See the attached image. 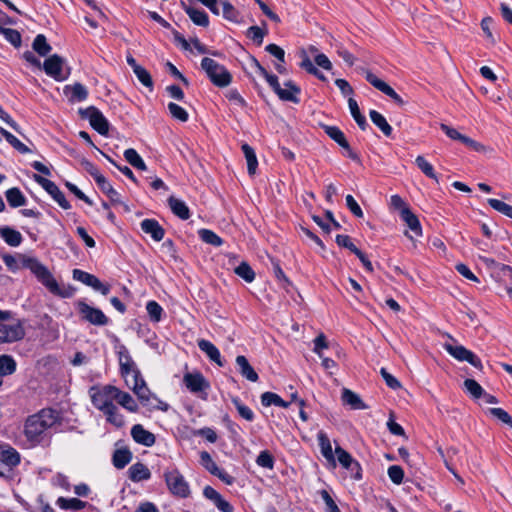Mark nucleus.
Wrapping results in <instances>:
<instances>
[{
    "instance_id": "obj_1",
    "label": "nucleus",
    "mask_w": 512,
    "mask_h": 512,
    "mask_svg": "<svg viewBox=\"0 0 512 512\" xmlns=\"http://www.w3.org/2000/svg\"><path fill=\"white\" fill-rule=\"evenodd\" d=\"M2 260L12 272H16L21 268L29 269L37 280L56 296L69 298L73 294L71 290L61 288L49 269L33 256L25 254L14 256L5 253L2 255Z\"/></svg>"
},
{
    "instance_id": "obj_2",
    "label": "nucleus",
    "mask_w": 512,
    "mask_h": 512,
    "mask_svg": "<svg viewBox=\"0 0 512 512\" xmlns=\"http://www.w3.org/2000/svg\"><path fill=\"white\" fill-rule=\"evenodd\" d=\"M59 422L60 415L57 410L44 408L26 419L24 434L32 445L40 444L45 432Z\"/></svg>"
},
{
    "instance_id": "obj_3",
    "label": "nucleus",
    "mask_w": 512,
    "mask_h": 512,
    "mask_svg": "<svg viewBox=\"0 0 512 512\" xmlns=\"http://www.w3.org/2000/svg\"><path fill=\"white\" fill-rule=\"evenodd\" d=\"M201 68L209 80L217 87H227L232 82L231 73L221 64L209 57L201 61Z\"/></svg>"
},
{
    "instance_id": "obj_4",
    "label": "nucleus",
    "mask_w": 512,
    "mask_h": 512,
    "mask_svg": "<svg viewBox=\"0 0 512 512\" xmlns=\"http://www.w3.org/2000/svg\"><path fill=\"white\" fill-rule=\"evenodd\" d=\"M126 382L136 394L138 400L143 406H149L152 408L161 409L163 411L167 410L168 405L151 394L142 376L140 377V380H135L131 385L129 384L128 380H126Z\"/></svg>"
},
{
    "instance_id": "obj_5",
    "label": "nucleus",
    "mask_w": 512,
    "mask_h": 512,
    "mask_svg": "<svg viewBox=\"0 0 512 512\" xmlns=\"http://www.w3.org/2000/svg\"><path fill=\"white\" fill-rule=\"evenodd\" d=\"M164 479L169 491L174 496L179 498H187L190 496L191 491L189 484L177 469L165 471Z\"/></svg>"
},
{
    "instance_id": "obj_6",
    "label": "nucleus",
    "mask_w": 512,
    "mask_h": 512,
    "mask_svg": "<svg viewBox=\"0 0 512 512\" xmlns=\"http://www.w3.org/2000/svg\"><path fill=\"white\" fill-rule=\"evenodd\" d=\"M78 113L82 119L88 120L91 127L100 135H107L109 132V122L103 113L95 106H89L85 109L80 108Z\"/></svg>"
},
{
    "instance_id": "obj_7",
    "label": "nucleus",
    "mask_w": 512,
    "mask_h": 512,
    "mask_svg": "<svg viewBox=\"0 0 512 512\" xmlns=\"http://www.w3.org/2000/svg\"><path fill=\"white\" fill-rule=\"evenodd\" d=\"M76 305L81 320L95 326H105L109 323V318L99 308L92 307L83 300H79Z\"/></svg>"
},
{
    "instance_id": "obj_8",
    "label": "nucleus",
    "mask_w": 512,
    "mask_h": 512,
    "mask_svg": "<svg viewBox=\"0 0 512 512\" xmlns=\"http://www.w3.org/2000/svg\"><path fill=\"white\" fill-rule=\"evenodd\" d=\"M116 387L106 385L102 389L91 388V401L95 408L104 412L114 405V393Z\"/></svg>"
},
{
    "instance_id": "obj_9",
    "label": "nucleus",
    "mask_w": 512,
    "mask_h": 512,
    "mask_svg": "<svg viewBox=\"0 0 512 512\" xmlns=\"http://www.w3.org/2000/svg\"><path fill=\"white\" fill-rule=\"evenodd\" d=\"M33 179L57 202L62 209L68 210L71 208V205L65 198L64 193L53 181L46 179L39 174H34Z\"/></svg>"
},
{
    "instance_id": "obj_10",
    "label": "nucleus",
    "mask_w": 512,
    "mask_h": 512,
    "mask_svg": "<svg viewBox=\"0 0 512 512\" xmlns=\"http://www.w3.org/2000/svg\"><path fill=\"white\" fill-rule=\"evenodd\" d=\"M335 455L339 464L351 473L352 478L355 480L362 479V468L357 460H355L350 453L344 450L341 446L336 445Z\"/></svg>"
},
{
    "instance_id": "obj_11",
    "label": "nucleus",
    "mask_w": 512,
    "mask_h": 512,
    "mask_svg": "<svg viewBox=\"0 0 512 512\" xmlns=\"http://www.w3.org/2000/svg\"><path fill=\"white\" fill-rule=\"evenodd\" d=\"M445 350L458 361H466L475 368H483L480 358L462 345L445 344Z\"/></svg>"
},
{
    "instance_id": "obj_12",
    "label": "nucleus",
    "mask_w": 512,
    "mask_h": 512,
    "mask_svg": "<svg viewBox=\"0 0 512 512\" xmlns=\"http://www.w3.org/2000/svg\"><path fill=\"white\" fill-rule=\"evenodd\" d=\"M64 59L58 54L49 56L43 63L45 73L56 81H63L68 78L69 72L63 71Z\"/></svg>"
},
{
    "instance_id": "obj_13",
    "label": "nucleus",
    "mask_w": 512,
    "mask_h": 512,
    "mask_svg": "<svg viewBox=\"0 0 512 512\" xmlns=\"http://www.w3.org/2000/svg\"><path fill=\"white\" fill-rule=\"evenodd\" d=\"M200 463L207 471L218 477L225 484L231 485L234 482V477L219 468L207 451H202L200 453Z\"/></svg>"
},
{
    "instance_id": "obj_14",
    "label": "nucleus",
    "mask_w": 512,
    "mask_h": 512,
    "mask_svg": "<svg viewBox=\"0 0 512 512\" xmlns=\"http://www.w3.org/2000/svg\"><path fill=\"white\" fill-rule=\"evenodd\" d=\"M365 79L376 89L389 96L391 99L395 101L399 106L404 105V100L401 96L386 82L379 79L376 75H374L371 71H365Z\"/></svg>"
},
{
    "instance_id": "obj_15",
    "label": "nucleus",
    "mask_w": 512,
    "mask_h": 512,
    "mask_svg": "<svg viewBox=\"0 0 512 512\" xmlns=\"http://www.w3.org/2000/svg\"><path fill=\"white\" fill-rule=\"evenodd\" d=\"M25 330L20 321L13 324H0V343H11L21 340Z\"/></svg>"
},
{
    "instance_id": "obj_16",
    "label": "nucleus",
    "mask_w": 512,
    "mask_h": 512,
    "mask_svg": "<svg viewBox=\"0 0 512 512\" xmlns=\"http://www.w3.org/2000/svg\"><path fill=\"white\" fill-rule=\"evenodd\" d=\"M183 383L186 388L192 393H199L207 390L210 385L209 382L200 372L186 373L183 376Z\"/></svg>"
},
{
    "instance_id": "obj_17",
    "label": "nucleus",
    "mask_w": 512,
    "mask_h": 512,
    "mask_svg": "<svg viewBox=\"0 0 512 512\" xmlns=\"http://www.w3.org/2000/svg\"><path fill=\"white\" fill-rule=\"evenodd\" d=\"M131 436L136 443L146 447H151L156 442L155 435L146 430L141 424H135L131 428Z\"/></svg>"
},
{
    "instance_id": "obj_18",
    "label": "nucleus",
    "mask_w": 512,
    "mask_h": 512,
    "mask_svg": "<svg viewBox=\"0 0 512 512\" xmlns=\"http://www.w3.org/2000/svg\"><path fill=\"white\" fill-rule=\"evenodd\" d=\"M141 229L144 233L149 234L154 241H161L164 238L165 230L155 219H144L140 223Z\"/></svg>"
},
{
    "instance_id": "obj_19",
    "label": "nucleus",
    "mask_w": 512,
    "mask_h": 512,
    "mask_svg": "<svg viewBox=\"0 0 512 512\" xmlns=\"http://www.w3.org/2000/svg\"><path fill=\"white\" fill-rule=\"evenodd\" d=\"M64 94L69 98L70 102H82L87 99L88 90L83 84L74 83L64 87Z\"/></svg>"
},
{
    "instance_id": "obj_20",
    "label": "nucleus",
    "mask_w": 512,
    "mask_h": 512,
    "mask_svg": "<svg viewBox=\"0 0 512 512\" xmlns=\"http://www.w3.org/2000/svg\"><path fill=\"white\" fill-rule=\"evenodd\" d=\"M236 365L238 367V371L242 377L246 378L248 381L257 382L259 376L254 368L250 365L248 359L243 355H238L236 357Z\"/></svg>"
},
{
    "instance_id": "obj_21",
    "label": "nucleus",
    "mask_w": 512,
    "mask_h": 512,
    "mask_svg": "<svg viewBox=\"0 0 512 512\" xmlns=\"http://www.w3.org/2000/svg\"><path fill=\"white\" fill-rule=\"evenodd\" d=\"M400 218L415 236H422L420 221L411 209H404L403 211H400Z\"/></svg>"
},
{
    "instance_id": "obj_22",
    "label": "nucleus",
    "mask_w": 512,
    "mask_h": 512,
    "mask_svg": "<svg viewBox=\"0 0 512 512\" xmlns=\"http://www.w3.org/2000/svg\"><path fill=\"white\" fill-rule=\"evenodd\" d=\"M128 476L131 481L137 483L149 480L151 478V472L145 464L137 462L129 467Z\"/></svg>"
},
{
    "instance_id": "obj_23",
    "label": "nucleus",
    "mask_w": 512,
    "mask_h": 512,
    "mask_svg": "<svg viewBox=\"0 0 512 512\" xmlns=\"http://www.w3.org/2000/svg\"><path fill=\"white\" fill-rule=\"evenodd\" d=\"M317 440H318V444H319L321 454L323 455V457L328 462L332 463L333 466H335L336 465L335 454L333 453L332 445H331L330 439L327 436V434L324 431H319L317 434Z\"/></svg>"
},
{
    "instance_id": "obj_24",
    "label": "nucleus",
    "mask_w": 512,
    "mask_h": 512,
    "mask_svg": "<svg viewBox=\"0 0 512 512\" xmlns=\"http://www.w3.org/2000/svg\"><path fill=\"white\" fill-rule=\"evenodd\" d=\"M341 399L344 404L349 405L354 410H365L368 408L360 396L348 388L342 389Z\"/></svg>"
},
{
    "instance_id": "obj_25",
    "label": "nucleus",
    "mask_w": 512,
    "mask_h": 512,
    "mask_svg": "<svg viewBox=\"0 0 512 512\" xmlns=\"http://www.w3.org/2000/svg\"><path fill=\"white\" fill-rule=\"evenodd\" d=\"M168 205L172 213L179 217L181 220H187L190 218V210L186 203L174 196L168 198Z\"/></svg>"
},
{
    "instance_id": "obj_26",
    "label": "nucleus",
    "mask_w": 512,
    "mask_h": 512,
    "mask_svg": "<svg viewBox=\"0 0 512 512\" xmlns=\"http://www.w3.org/2000/svg\"><path fill=\"white\" fill-rule=\"evenodd\" d=\"M199 349L204 352L208 358L218 364L219 366H223V362L221 361V355L219 349L210 341L205 339H200L198 341Z\"/></svg>"
},
{
    "instance_id": "obj_27",
    "label": "nucleus",
    "mask_w": 512,
    "mask_h": 512,
    "mask_svg": "<svg viewBox=\"0 0 512 512\" xmlns=\"http://www.w3.org/2000/svg\"><path fill=\"white\" fill-rule=\"evenodd\" d=\"M182 4L184 11L195 25L202 27H207L209 25V18L204 10L197 9L192 6H187L184 3Z\"/></svg>"
},
{
    "instance_id": "obj_28",
    "label": "nucleus",
    "mask_w": 512,
    "mask_h": 512,
    "mask_svg": "<svg viewBox=\"0 0 512 512\" xmlns=\"http://www.w3.org/2000/svg\"><path fill=\"white\" fill-rule=\"evenodd\" d=\"M114 400L130 412H137L138 410V405L133 397L129 393L119 390L117 387L114 393Z\"/></svg>"
},
{
    "instance_id": "obj_29",
    "label": "nucleus",
    "mask_w": 512,
    "mask_h": 512,
    "mask_svg": "<svg viewBox=\"0 0 512 512\" xmlns=\"http://www.w3.org/2000/svg\"><path fill=\"white\" fill-rule=\"evenodd\" d=\"M0 236L9 246L12 247L19 246L23 241L21 233L8 226L0 228Z\"/></svg>"
},
{
    "instance_id": "obj_30",
    "label": "nucleus",
    "mask_w": 512,
    "mask_h": 512,
    "mask_svg": "<svg viewBox=\"0 0 512 512\" xmlns=\"http://www.w3.org/2000/svg\"><path fill=\"white\" fill-rule=\"evenodd\" d=\"M131 460L132 452L128 448L116 449L112 456V463L117 469H123Z\"/></svg>"
},
{
    "instance_id": "obj_31",
    "label": "nucleus",
    "mask_w": 512,
    "mask_h": 512,
    "mask_svg": "<svg viewBox=\"0 0 512 512\" xmlns=\"http://www.w3.org/2000/svg\"><path fill=\"white\" fill-rule=\"evenodd\" d=\"M6 200L10 207L18 208L24 206L26 204V197L21 192V190L17 187H13L8 189L5 192Z\"/></svg>"
},
{
    "instance_id": "obj_32",
    "label": "nucleus",
    "mask_w": 512,
    "mask_h": 512,
    "mask_svg": "<svg viewBox=\"0 0 512 512\" xmlns=\"http://www.w3.org/2000/svg\"><path fill=\"white\" fill-rule=\"evenodd\" d=\"M369 116L373 124L376 125L385 136H391L393 129L381 113L376 110H370Z\"/></svg>"
},
{
    "instance_id": "obj_33",
    "label": "nucleus",
    "mask_w": 512,
    "mask_h": 512,
    "mask_svg": "<svg viewBox=\"0 0 512 512\" xmlns=\"http://www.w3.org/2000/svg\"><path fill=\"white\" fill-rule=\"evenodd\" d=\"M0 459L6 465L7 472H10L13 467H16L20 463V454L16 449L9 447L1 452Z\"/></svg>"
},
{
    "instance_id": "obj_34",
    "label": "nucleus",
    "mask_w": 512,
    "mask_h": 512,
    "mask_svg": "<svg viewBox=\"0 0 512 512\" xmlns=\"http://www.w3.org/2000/svg\"><path fill=\"white\" fill-rule=\"evenodd\" d=\"M348 106L350 109V113L355 122L357 123V125L359 126V128L362 131H365L366 128L368 127V123L366 121L365 116L361 114L357 101L354 98L350 97L348 99Z\"/></svg>"
},
{
    "instance_id": "obj_35",
    "label": "nucleus",
    "mask_w": 512,
    "mask_h": 512,
    "mask_svg": "<svg viewBox=\"0 0 512 512\" xmlns=\"http://www.w3.org/2000/svg\"><path fill=\"white\" fill-rule=\"evenodd\" d=\"M96 184L98 188L109 197L112 203H122L120 194L113 188L105 177L99 179Z\"/></svg>"
},
{
    "instance_id": "obj_36",
    "label": "nucleus",
    "mask_w": 512,
    "mask_h": 512,
    "mask_svg": "<svg viewBox=\"0 0 512 512\" xmlns=\"http://www.w3.org/2000/svg\"><path fill=\"white\" fill-rule=\"evenodd\" d=\"M241 149H242V152L247 161L248 173H249V175H254L256 173V169L258 167V160H257L256 154H255V151L247 143L243 144Z\"/></svg>"
},
{
    "instance_id": "obj_37",
    "label": "nucleus",
    "mask_w": 512,
    "mask_h": 512,
    "mask_svg": "<svg viewBox=\"0 0 512 512\" xmlns=\"http://www.w3.org/2000/svg\"><path fill=\"white\" fill-rule=\"evenodd\" d=\"M56 504L62 509V510H81L85 508L86 502L78 499V498H65V497H59L56 501Z\"/></svg>"
},
{
    "instance_id": "obj_38",
    "label": "nucleus",
    "mask_w": 512,
    "mask_h": 512,
    "mask_svg": "<svg viewBox=\"0 0 512 512\" xmlns=\"http://www.w3.org/2000/svg\"><path fill=\"white\" fill-rule=\"evenodd\" d=\"M32 48L37 54H39L42 57L47 56L52 50L51 45L47 42V39L43 34H38L34 38Z\"/></svg>"
},
{
    "instance_id": "obj_39",
    "label": "nucleus",
    "mask_w": 512,
    "mask_h": 512,
    "mask_svg": "<svg viewBox=\"0 0 512 512\" xmlns=\"http://www.w3.org/2000/svg\"><path fill=\"white\" fill-rule=\"evenodd\" d=\"M0 133L6 139V141L21 154H26L30 152V149L9 131L0 127Z\"/></svg>"
},
{
    "instance_id": "obj_40",
    "label": "nucleus",
    "mask_w": 512,
    "mask_h": 512,
    "mask_svg": "<svg viewBox=\"0 0 512 512\" xmlns=\"http://www.w3.org/2000/svg\"><path fill=\"white\" fill-rule=\"evenodd\" d=\"M286 88H282V92L289 96V98H280L282 101H289L295 104H298L300 102V99L298 98V95L301 92V89L299 86H297L293 81L289 80L284 83Z\"/></svg>"
},
{
    "instance_id": "obj_41",
    "label": "nucleus",
    "mask_w": 512,
    "mask_h": 512,
    "mask_svg": "<svg viewBox=\"0 0 512 512\" xmlns=\"http://www.w3.org/2000/svg\"><path fill=\"white\" fill-rule=\"evenodd\" d=\"M124 157L126 161L132 165L134 168L138 170H146L147 166L141 156L138 154V152L133 149L129 148L124 151Z\"/></svg>"
},
{
    "instance_id": "obj_42",
    "label": "nucleus",
    "mask_w": 512,
    "mask_h": 512,
    "mask_svg": "<svg viewBox=\"0 0 512 512\" xmlns=\"http://www.w3.org/2000/svg\"><path fill=\"white\" fill-rule=\"evenodd\" d=\"M16 361L10 355H1L0 356V376H9L12 375L16 371Z\"/></svg>"
},
{
    "instance_id": "obj_43",
    "label": "nucleus",
    "mask_w": 512,
    "mask_h": 512,
    "mask_svg": "<svg viewBox=\"0 0 512 512\" xmlns=\"http://www.w3.org/2000/svg\"><path fill=\"white\" fill-rule=\"evenodd\" d=\"M120 366V374L122 377L127 378L128 376H132V382L135 380H140L141 372L136 367L135 362H127V363H119Z\"/></svg>"
},
{
    "instance_id": "obj_44",
    "label": "nucleus",
    "mask_w": 512,
    "mask_h": 512,
    "mask_svg": "<svg viewBox=\"0 0 512 512\" xmlns=\"http://www.w3.org/2000/svg\"><path fill=\"white\" fill-rule=\"evenodd\" d=\"M146 311L152 322L158 323L161 321L164 310L161 305L155 300H150L146 304Z\"/></svg>"
},
{
    "instance_id": "obj_45",
    "label": "nucleus",
    "mask_w": 512,
    "mask_h": 512,
    "mask_svg": "<svg viewBox=\"0 0 512 512\" xmlns=\"http://www.w3.org/2000/svg\"><path fill=\"white\" fill-rule=\"evenodd\" d=\"M415 163L425 176L438 182V177L434 172L433 166L423 156H417L415 159Z\"/></svg>"
},
{
    "instance_id": "obj_46",
    "label": "nucleus",
    "mask_w": 512,
    "mask_h": 512,
    "mask_svg": "<svg viewBox=\"0 0 512 512\" xmlns=\"http://www.w3.org/2000/svg\"><path fill=\"white\" fill-rule=\"evenodd\" d=\"M231 402L233 403V405L235 406V408L238 411L239 415L243 419H245V420H247L249 422L254 420L255 416H254L253 411L248 406L243 404L239 397H237V396L232 397Z\"/></svg>"
},
{
    "instance_id": "obj_47",
    "label": "nucleus",
    "mask_w": 512,
    "mask_h": 512,
    "mask_svg": "<svg viewBox=\"0 0 512 512\" xmlns=\"http://www.w3.org/2000/svg\"><path fill=\"white\" fill-rule=\"evenodd\" d=\"M464 387L466 391L471 395L474 399H479L482 397V395L485 394V390L482 388V386L474 379H465L464 381Z\"/></svg>"
},
{
    "instance_id": "obj_48",
    "label": "nucleus",
    "mask_w": 512,
    "mask_h": 512,
    "mask_svg": "<svg viewBox=\"0 0 512 512\" xmlns=\"http://www.w3.org/2000/svg\"><path fill=\"white\" fill-rule=\"evenodd\" d=\"M222 7V15L225 19L238 23L239 22V12L238 10L227 0L221 1Z\"/></svg>"
},
{
    "instance_id": "obj_49",
    "label": "nucleus",
    "mask_w": 512,
    "mask_h": 512,
    "mask_svg": "<svg viewBox=\"0 0 512 512\" xmlns=\"http://www.w3.org/2000/svg\"><path fill=\"white\" fill-rule=\"evenodd\" d=\"M198 233L200 239L207 244L213 245L215 247H219L223 244V240L212 230L201 229Z\"/></svg>"
},
{
    "instance_id": "obj_50",
    "label": "nucleus",
    "mask_w": 512,
    "mask_h": 512,
    "mask_svg": "<svg viewBox=\"0 0 512 512\" xmlns=\"http://www.w3.org/2000/svg\"><path fill=\"white\" fill-rule=\"evenodd\" d=\"M236 275L250 283L255 279V273L247 262H241L235 269Z\"/></svg>"
},
{
    "instance_id": "obj_51",
    "label": "nucleus",
    "mask_w": 512,
    "mask_h": 512,
    "mask_svg": "<svg viewBox=\"0 0 512 512\" xmlns=\"http://www.w3.org/2000/svg\"><path fill=\"white\" fill-rule=\"evenodd\" d=\"M103 413L106 415L107 421L114 426L122 427L124 425V417L118 412V408L115 405L111 406Z\"/></svg>"
},
{
    "instance_id": "obj_52",
    "label": "nucleus",
    "mask_w": 512,
    "mask_h": 512,
    "mask_svg": "<svg viewBox=\"0 0 512 512\" xmlns=\"http://www.w3.org/2000/svg\"><path fill=\"white\" fill-rule=\"evenodd\" d=\"M0 33L4 35L5 39L11 43L14 47L18 48L22 43V36L19 31L12 28H3Z\"/></svg>"
},
{
    "instance_id": "obj_53",
    "label": "nucleus",
    "mask_w": 512,
    "mask_h": 512,
    "mask_svg": "<svg viewBox=\"0 0 512 512\" xmlns=\"http://www.w3.org/2000/svg\"><path fill=\"white\" fill-rule=\"evenodd\" d=\"M488 204L499 213L512 219V206L498 199L490 198Z\"/></svg>"
},
{
    "instance_id": "obj_54",
    "label": "nucleus",
    "mask_w": 512,
    "mask_h": 512,
    "mask_svg": "<svg viewBox=\"0 0 512 512\" xmlns=\"http://www.w3.org/2000/svg\"><path fill=\"white\" fill-rule=\"evenodd\" d=\"M267 34L266 29L259 26H251L247 29L246 36L254 43L260 46L263 43L264 36Z\"/></svg>"
},
{
    "instance_id": "obj_55",
    "label": "nucleus",
    "mask_w": 512,
    "mask_h": 512,
    "mask_svg": "<svg viewBox=\"0 0 512 512\" xmlns=\"http://www.w3.org/2000/svg\"><path fill=\"white\" fill-rule=\"evenodd\" d=\"M168 110L171 114V116L181 122H186L189 119L188 112L182 108L180 105L170 102L168 104Z\"/></svg>"
},
{
    "instance_id": "obj_56",
    "label": "nucleus",
    "mask_w": 512,
    "mask_h": 512,
    "mask_svg": "<svg viewBox=\"0 0 512 512\" xmlns=\"http://www.w3.org/2000/svg\"><path fill=\"white\" fill-rule=\"evenodd\" d=\"M258 466L262 468L272 469L274 467V457L267 451H261L256 459Z\"/></svg>"
},
{
    "instance_id": "obj_57",
    "label": "nucleus",
    "mask_w": 512,
    "mask_h": 512,
    "mask_svg": "<svg viewBox=\"0 0 512 512\" xmlns=\"http://www.w3.org/2000/svg\"><path fill=\"white\" fill-rule=\"evenodd\" d=\"M387 474L394 484H401L404 479V470L399 465H392L388 468Z\"/></svg>"
},
{
    "instance_id": "obj_58",
    "label": "nucleus",
    "mask_w": 512,
    "mask_h": 512,
    "mask_svg": "<svg viewBox=\"0 0 512 512\" xmlns=\"http://www.w3.org/2000/svg\"><path fill=\"white\" fill-rule=\"evenodd\" d=\"M134 74L136 75L137 79L140 81L142 85L149 88L150 90L153 89V80L150 75V73L144 68L140 67L136 71H134Z\"/></svg>"
},
{
    "instance_id": "obj_59",
    "label": "nucleus",
    "mask_w": 512,
    "mask_h": 512,
    "mask_svg": "<svg viewBox=\"0 0 512 512\" xmlns=\"http://www.w3.org/2000/svg\"><path fill=\"white\" fill-rule=\"evenodd\" d=\"M488 413L512 428V417L502 408H490Z\"/></svg>"
},
{
    "instance_id": "obj_60",
    "label": "nucleus",
    "mask_w": 512,
    "mask_h": 512,
    "mask_svg": "<svg viewBox=\"0 0 512 512\" xmlns=\"http://www.w3.org/2000/svg\"><path fill=\"white\" fill-rule=\"evenodd\" d=\"M336 243L343 248L350 250L353 254H356L360 249H358L354 243L351 241L350 236L339 234L336 236Z\"/></svg>"
},
{
    "instance_id": "obj_61",
    "label": "nucleus",
    "mask_w": 512,
    "mask_h": 512,
    "mask_svg": "<svg viewBox=\"0 0 512 512\" xmlns=\"http://www.w3.org/2000/svg\"><path fill=\"white\" fill-rule=\"evenodd\" d=\"M226 98L234 103L235 105L241 107V108H244L247 106V102L245 101V99L240 95V93L238 92L237 89H229L226 94H225Z\"/></svg>"
},
{
    "instance_id": "obj_62",
    "label": "nucleus",
    "mask_w": 512,
    "mask_h": 512,
    "mask_svg": "<svg viewBox=\"0 0 512 512\" xmlns=\"http://www.w3.org/2000/svg\"><path fill=\"white\" fill-rule=\"evenodd\" d=\"M82 167L86 170L87 173H89L95 182L97 183L99 179H102L104 176L99 172L98 168L89 160L83 159L81 161Z\"/></svg>"
},
{
    "instance_id": "obj_63",
    "label": "nucleus",
    "mask_w": 512,
    "mask_h": 512,
    "mask_svg": "<svg viewBox=\"0 0 512 512\" xmlns=\"http://www.w3.org/2000/svg\"><path fill=\"white\" fill-rule=\"evenodd\" d=\"M320 496L326 505V512H340V509L338 508L337 504L335 503V501L333 500L328 491L321 490Z\"/></svg>"
},
{
    "instance_id": "obj_64",
    "label": "nucleus",
    "mask_w": 512,
    "mask_h": 512,
    "mask_svg": "<svg viewBox=\"0 0 512 512\" xmlns=\"http://www.w3.org/2000/svg\"><path fill=\"white\" fill-rule=\"evenodd\" d=\"M281 397L273 392H264L261 395V404L265 407H269L271 405L278 406L280 403Z\"/></svg>"
}]
</instances>
